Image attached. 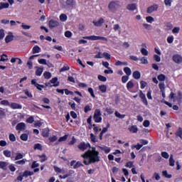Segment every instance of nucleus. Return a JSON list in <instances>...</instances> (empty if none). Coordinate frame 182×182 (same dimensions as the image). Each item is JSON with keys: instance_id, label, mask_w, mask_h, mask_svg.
<instances>
[{"instance_id": "obj_56", "label": "nucleus", "mask_w": 182, "mask_h": 182, "mask_svg": "<svg viewBox=\"0 0 182 182\" xmlns=\"http://www.w3.org/2000/svg\"><path fill=\"white\" fill-rule=\"evenodd\" d=\"M129 80V76L128 75H124L122 77V83H126Z\"/></svg>"}, {"instance_id": "obj_22", "label": "nucleus", "mask_w": 182, "mask_h": 182, "mask_svg": "<svg viewBox=\"0 0 182 182\" xmlns=\"http://www.w3.org/2000/svg\"><path fill=\"white\" fill-rule=\"evenodd\" d=\"M83 39H87L88 41H97V36H85Z\"/></svg>"}, {"instance_id": "obj_19", "label": "nucleus", "mask_w": 182, "mask_h": 182, "mask_svg": "<svg viewBox=\"0 0 182 182\" xmlns=\"http://www.w3.org/2000/svg\"><path fill=\"white\" fill-rule=\"evenodd\" d=\"M175 136L176 137H180V139H182V128L178 127V129L175 132Z\"/></svg>"}, {"instance_id": "obj_44", "label": "nucleus", "mask_w": 182, "mask_h": 182, "mask_svg": "<svg viewBox=\"0 0 182 182\" xmlns=\"http://www.w3.org/2000/svg\"><path fill=\"white\" fill-rule=\"evenodd\" d=\"M159 87L161 91L165 90H166V85L164 84V82H160L159 84Z\"/></svg>"}, {"instance_id": "obj_18", "label": "nucleus", "mask_w": 182, "mask_h": 182, "mask_svg": "<svg viewBox=\"0 0 182 182\" xmlns=\"http://www.w3.org/2000/svg\"><path fill=\"white\" fill-rule=\"evenodd\" d=\"M134 87V83L132 80H129L127 84V89L130 92L131 89H133Z\"/></svg>"}, {"instance_id": "obj_8", "label": "nucleus", "mask_w": 182, "mask_h": 182, "mask_svg": "<svg viewBox=\"0 0 182 182\" xmlns=\"http://www.w3.org/2000/svg\"><path fill=\"white\" fill-rule=\"evenodd\" d=\"M50 83H52L50 86V87H58V86H59V82L58 81V77H53L52 80H50L49 85H50Z\"/></svg>"}, {"instance_id": "obj_11", "label": "nucleus", "mask_w": 182, "mask_h": 182, "mask_svg": "<svg viewBox=\"0 0 182 182\" xmlns=\"http://www.w3.org/2000/svg\"><path fill=\"white\" fill-rule=\"evenodd\" d=\"M92 23L95 25V26L100 27L103 23H105V18H100L97 21H94Z\"/></svg>"}, {"instance_id": "obj_28", "label": "nucleus", "mask_w": 182, "mask_h": 182, "mask_svg": "<svg viewBox=\"0 0 182 182\" xmlns=\"http://www.w3.org/2000/svg\"><path fill=\"white\" fill-rule=\"evenodd\" d=\"M42 136L43 137H49V129H43Z\"/></svg>"}, {"instance_id": "obj_20", "label": "nucleus", "mask_w": 182, "mask_h": 182, "mask_svg": "<svg viewBox=\"0 0 182 182\" xmlns=\"http://www.w3.org/2000/svg\"><path fill=\"white\" fill-rule=\"evenodd\" d=\"M99 89L102 93H106L107 92V86L102 85L99 86Z\"/></svg>"}, {"instance_id": "obj_13", "label": "nucleus", "mask_w": 182, "mask_h": 182, "mask_svg": "<svg viewBox=\"0 0 182 182\" xmlns=\"http://www.w3.org/2000/svg\"><path fill=\"white\" fill-rule=\"evenodd\" d=\"M50 28H56V26H59V22L55 20H50L48 23Z\"/></svg>"}, {"instance_id": "obj_51", "label": "nucleus", "mask_w": 182, "mask_h": 182, "mask_svg": "<svg viewBox=\"0 0 182 182\" xmlns=\"http://www.w3.org/2000/svg\"><path fill=\"white\" fill-rule=\"evenodd\" d=\"M162 176H164V177H166V178H171V175L167 173V171H164L162 172Z\"/></svg>"}, {"instance_id": "obj_46", "label": "nucleus", "mask_w": 182, "mask_h": 182, "mask_svg": "<svg viewBox=\"0 0 182 182\" xmlns=\"http://www.w3.org/2000/svg\"><path fill=\"white\" fill-rule=\"evenodd\" d=\"M102 55H102L103 58H105L107 60H110V58H111L110 54H109L108 53H103Z\"/></svg>"}, {"instance_id": "obj_23", "label": "nucleus", "mask_w": 182, "mask_h": 182, "mask_svg": "<svg viewBox=\"0 0 182 182\" xmlns=\"http://www.w3.org/2000/svg\"><path fill=\"white\" fill-rule=\"evenodd\" d=\"M48 140L50 142L47 141V144H50V143H53V142L56 141V140H58V136L53 135V136H50L48 138Z\"/></svg>"}, {"instance_id": "obj_63", "label": "nucleus", "mask_w": 182, "mask_h": 182, "mask_svg": "<svg viewBox=\"0 0 182 182\" xmlns=\"http://www.w3.org/2000/svg\"><path fill=\"white\" fill-rule=\"evenodd\" d=\"M70 68L68 65H64L60 70V72H66V70H69Z\"/></svg>"}, {"instance_id": "obj_34", "label": "nucleus", "mask_w": 182, "mask_h": 182, "mask_svg": "<svg viewBox=\"0 0 182 182\" xmlns=\"http://www.w3.org/2000/svg\"><path fill=\"white\" fill-rule=\"evenodd\" d=\"M140 60L142 65H147V63H149V61L147 60V58L146 57L141 58Z\"/></svg>"}, {"instance_id": "obj_60", "label": "nucleus", "mask_w": 182, "mask_h": 182, "mask_svg": "<svg viewBox=\"0 0 182 182\" xmlns=\"http://www.w3.org/2000/svg\"><path fill=\"white\" fill-rule=\"evenodd\" d=\"M26 161H27L26 159H23L21 161H16V164H20V165L23 166V164H25V163H26Z\"/></svg>"}, {"instance_id": "obj_4", "label": "nucleus", "mask_w": 182, "mask_h": 182, "mask_svg": "<svg viewBox=\"0 0 182 182\" xmlns=\"http://www.w3.org/2000/svg\"><path fill=\"white\" fill-rule=\"evenodd\" d=\"M89 147H90V144L86 142H80L77 146V148L80 151H85V150H87Z\"/></svg>"}, {"instance_id": "obj_36", "label": "nucleus", "mask_w": 182, "mask_h": 182, "mask_svg": "<svg viewBox=\"0 0 182 182\" xmlns=\"http://www.w3.org/2000/svg\"><path fill=\"white\" fill-rule=\"evenodd\" d=\"M158 80H159V82H164V80H166V75L160 74L159 75H158Z\"/></svg>"}, {"instance_id": "obj_55", "label": "nucleus", "mask_w": 182, "mask_h": 182, "mask_svg": "<svg viewBox=\"0 0 182 182\" xmlns=\"http://www.w3.org/2000/svg\"><path fill=\"white\" fill-rule=\"evenodd\" d=\"M98 79L100 80V82H106L107 80V78L103 75H98Z\"/></svg>"}, {"instance_id": "obj_10", "label": "nucleus", "mask_w": 182, "mask_h": 182, "mask_svg": "<svg viewBox=\"0 0 182 182\" xmlns=\"http://www.w3.org/2000/svg\"><path fill=\"white\" fill-rule=\"evenodd\" d=\"M9 107H11V109H13L14 110H16V109L21 110V109H22V105H21L16 102L10 103Z\"/></svg>"}, {"instance_id": "obj_45", "label": "nucleus", "mask_w": 182, "mask_h": 182, "mask_svg": "<svg viewBox=\"0 0 182 182\" xmlns=\"http://www.w3.org/2000/svg\"><path fill=\"white\" fill-rule=\"evenodd\" d=\"M8 60V56L5 54L1 55L0 62H6Z\"/></svg>"}, {"instance_id": "obj_9", "label": "nucleus", "mask_w": 182, "mask_h": 182, "mask_svg": "<svg viewBox=\"0 0 182 182\" xmlns=\"http://www.w3.org/2000/svg\"><path fill=\"white\" fill-rule=\"evenodd\" d=\"M12 41H14V33H12V32H9L5 38V42L6 43H9V42H12Z\"/></svg>"}, {"instance_id": "obj_32", "label": "nucleus", "mask_w": 182, "mask_h": 182, "mask_svg": "<svg viewBox=\"0 0 182 182\" xmlns=\"http://www.w3.org/2000/svg\"><path fill=\"white\" fill-rule=\"evenodd\" d=\"M146 22H148V23H153V22H154V18H153L152 16H146Z\"/></svg>"}, {"instance_id": "obj_26", "label": "nucleus", "mask_w": 182, "mask_h": 182, "mask_svg": "<svg viewBox=\"0 0 182 182\" xmlns=\"http://www.w3.org/2000/svg\"><path fill=\"white\" fill-rule=\"evenodd\" d=\"M60 21H61V22H66V21H68V16L65 14H60Z\"/></svg>"}, {"instance_id": "obj_41", "label": "nucleus", "mask_w": 182, "mask_h": 182, "mask_svg": "<svg viewBox=\"0 0 182 182\" xmlns=\"http://www.w3.org/2000/svg\"><path fill=\"white\" fill-rule=\"evenodd\" d=\"M9 139L10 141H16V137L15 136V134H10L9 136Z\"/></svg>"}, {"instance_id": "obj_37", "label": "nucleus", "mask_w": 182, "mask_h": 182, "mask_svg": "<svg viewBox=\"0 0 182 182\" xmlns=\"http://www.w3.org/2000/svg\"><path fill=\"white\" fill-rule=\"evenodd\" d=\"M3 154L5 156V157H11L12 153L11 151L5 150L4 151Z\"/></svg>"}, {"instance_id": "obj_35", "label": "nucleus", "mask_w": 182, "mask_h": 182, "mask_svg": "<svg viewBox=\"0 0 182 182\" xmlns=\"http://www.w3.org/2000/svg\"><path fill=\"white\" fill-rule=\"evenodd\" d=\"M100 149H101V150H103V151H105V153H106L107 154L110 153V148L107 147V146H104V147H100Z\"/></svg>"}, {"instance_id": "obj_49", "label": "nucleus", "mask_w": 182, "mask_h": 182, "mask_svg": "<svg viewBox=\"0 0 182 182\" xmlns=\"http://www.w3.org/2000/svg\"><path fill=\"white\" fill-rule=\"evenodd\" d=\"M21 28H23L25 31H28V29H31V26L26 25L24 23H22Z\"/></svg>"}, {"instance_id": "obj_5", "label": "nucleus", "mask_w": 182, "mask_h": 182, "mask_svg": "<svg viewBox=\"0 0 182 182\" xmlns=\"http://www.w3.org/2000/svg\"><path fill=\"white\" fill-rule=\"evenodd\" d=\"M172 60L177 63L178 65H180V63H182V56L180 54H174L172 57Z\"/></svg>"}, {"instance_id": "obj_29", "label": "nucleus", "mask_w": 182, "mask_h": 182, "mask_svg": "<svg viewBox=\"0 0 182 182\" xmlns=\"http://www.w3.org/2000/svg\"><path fill=\"white\" fill-rule=\"evenodd\" d=\"M43 73V68H38L36 71V76H41Z\"/></svg>"}, {"instance_id": "obj_12", "label": "nucleus", "mask_w": 182, "mask_h": 182, "mask_svg": "<svg viewBox=\"0 0 182 182\" xmlns=\"http://www.w3.org/2000/svg\"><path fill=\"white\" fill-rule=\"evenodd\" d=\"M54 170L55 173H58L59 174H66V169L65 168H60L58 166H55Z\"/></svg>"}, {"instance_id": "obj_1", "label": "nucleus", "mask_w": 182, "mask_h": 182, "mask_svg": "<svg viewBox=\"0 0 182 182\" xmlns=\"http://www.w3.org/2000/svg\"><path fill=\"white\" fill-rule=\"evenodd\" d=\"M81 157L84 159V164L86 166L92 163H97L100 161V157L99 156V151H96L95 148H92V150H88L81 155Z\"/></svg>"}, {"instance_id": "obj_7", "label": "nucleus", "mask_w": 182, "mask_h": 182, "mask_svg": "<svg viewBox=\"0 0 182 182\" xmlns=\"http://www.w3.org/2000/svg\"><path fill=\"white\" fill-rule=\"evenodd\" d=\"M159 9V5L154 4L147 8L146 12L147 14H153V12H156Z\"/></svg>"}, {"instance_id": "obj_48", "label": "nucleus", "mask_w": 182, "mask_h": 182, "mask_svg": "<svg viewBox=\"0 0 182 182\" xmlns=\"http://www.w3.org/2000/svg\"><path fill=\"white\" fill-rule=\"evenodd\" d=\"M141 147H143V145H141L140 144H137L136 145H133L132 146V149H136V150H140V149H141Z\"/></svg>"}, {"instance_id": "obj_57", "label": "nucleus", "mask_w": 182, "mask_h": 182, "mask_svg": "<svg viewBox=\"0 0 182 182\" xmlns=\"http://www.w3.org/2000/svg\"><path fill=\"white\" fill-rule=\"evenodd\" d=\"M21 159H23V155L22 154L17 153L15 160H21Z\"/></svg>"}, {"instance_id": "obj_33", "label": "nucleus", "mask_w": 182, "mask_h": 182, "mask_svg": "<svg viewBox=\"0 0 182 182\" xmlns=\"http://www.w3.org/2000/svg\"><path fill=\"white\" fill-rule=\"evenodd\" d=\"M41 52V48L38 46H35L33 48V53H39Z\"/></svg>"}, {"instance_id": "obj_39", "label": "nucleus", "mask_w": 182, "mask_h": 182, "mask_svg": "<svg viewBox=\"0 0 182 182\" xmlns=\"http://www.w3.org/2000/svg\"><path fill=\"white\" fill-rule=\"evenodd\" d=\"M90 140L92 141V143L97 142V139L96 138V136L93 134H90Z\"/></svg>"}, {"instance_id": "obj_58", "label": "nucleus", "mask_w": 182, "mask_h": 182, "mask_svg": "<svg viewBox=\"0 0 182 182\" xmlns=\"http://www.w3.org/2000/svg\"><path fill=\"white\" fill-rule=\"evenodd\" d=\"M72 32L69 31H67L65 32V38H72Z\"/></svg>"}, {"instance_id": "obj_50", "label": "nucleus", "mask_w": 182, "mask_h": 182, "mask_svg": "<svg viewBox=\"0 0 182 182\" xmlns=\"http://www.w3.org/2000/svg\"><path fill=\"white\" fill-rule=\"evenodd\" d=\"M167 42L168 43H173L174 42V36H170L167 38Z\"/></svg>"}, {"instance_id": "obj_31", "label": "nucleus", "mask_w": 182, "mask_h": 182, "mask_svg": "<svg viewBox=\"0 0 182 182\" xmlns=\"http://www.w3.org/2000/svg\"><path fill=\"white\" fill-rule=\"evenodd\" d=\"M23 92H24V95L27 96V97H29L30 99H32V97H33V96L32 95V93L29 92V90H25Z\"/></svg>"}, {"instance_id": "obj_42", "label": "nucleus", "mask_w": 182, "mask_h": 182, "mask_svg": "<svg viewBox=\"0 0 182 182\" xmlns=\"http://www.w3.org/2000/svg\"><path fill=\"white\" fill-rule=\"evenodd\" d=\"M161 156L164 158V159H168V157H170V155L168 154V153L166 152V151H162L161 153Z\"/></svg>"}, {"instance_id": "obj_15", "label": "nucleus", "mask_w": 182, "mask_h": 182, "mask_svg": "<svg viewBox=\"0 0 182 182\" xmlns=\"http://www.w3.org/2000/svg\"><path fill=\"white\" fill-rule=\"evenodd\" d=\"M127 9H128V11H136V9H137V6L135 4H130L127 5Z\"/></svg>"}, {"instance_id": "obj_14", "label": "nucleus", "mask_w": 182, "mask_h": 182, "mask_svg": "<svg viewBox=\"0 0 182 182\" xmlns=\"http://www.w3.org/2000/svg\"><path fill=\"white\" fill-rule=\"evenodd\" d=\"M26 124L23 122L18 124L16 127V130H25Z\"/></svg>"}, {"instance_id": "obj_64", "label": "nucleus", "mask_w": 182, "mask_h": 182, "mask_svg": "<svg viewBox=\"0 0 182 182\" xmlns=\"http://www.w3.org/2000/svg\"><path fill=\"white\" fill-rule=\"evenodd\" d=\"M178 32H180V27H175L172 30L173 33H178Z\"/></svg>"}, {"instance_id": "obj_61", "label": "nucleus", "mask_w": 182, "mask_h": 182, "mask_svg": "<svg viewBox=\"0 0 182 182\" xmlns=\"http://www.w3.org/2000/svg\"><path fill=\"white\" fill-rule=\"evenodd\" d=\"M107 69H108V70H105L104 71V73H105V75H109V74L113 73V70H112L111 68H107Z\"/></svg>"}, {"instance_id": "obj_25", "label": "nucleus", "mask_w": 182, "mask_h": 182, "mask_svg": "<svg viewBox=\"0 0 182 182\" xmlns=\"http://www.w3.org/2000/svg\"><path fill=\"white\" fill-rule=\"evenodd\" d=\"M132 76L134 77V79H140V77L141 76V75L140 74V72L139 71H135L133 73Z\"/></svg>"}, {"instance_id": "obj_47", "label": "nucleus", "mask_w": 182, "mask_h": 182, "mask_svg": "<svg viewBox=\"0 0 182 182\" xmlns=\"http://www.w3.org/2000/svg\"><path fill=\"white\" fill-rule=\"evenodd\" d=\"M141 53L144 56H148L149 55V51L146 50V48H141Z\"/></svg>"}, {"instance_id": "obj_21", "label": "nucleus", "mask_w": 182, "mask_h": 182, "mask_svg": "<svg viewBox=\"0 0 182 182\" xmlns=\"http://www.w3.org/2000/svg\"><path fill=\"white\" fill-rule=\"evenodd\" d=\"M127 65H129V63L127 62H122L120 60H117L115 63V65L116 66H127Z\"/></svg>"}, {"instance_id": "obj_38", "label": "nucleus", "mask_w": 182, "mask_h": 182, "mask_svg": "<svg viewBox=\"0 0 182 182\" xmlns=\"http://www.w3.org/2000/svg\"><path fill=\"white\" fill-rule=\"evenodd\" d=\"M45 79H50L52 77V74L49 72H46L43 73Z\"/></svg>"}, {"instance_id": "obj_53", "label": "nucleus", "mask_w": 182, "mask_h": 182, "mask_svg": "<svg viewBox=\"0 0 182 182\" xmlns=\"http://www.w3.org/2000/svg\"><path fill=\"white\" fill-rule=\"evenodd\" d=\"M122 48L124 49H129V48H130V43H129V42H124L122 43Z\"/></svg>"}, {"instance_id": "obj_17", "label": "nucleus", "mask_w": 182, "mask_h": 182, "mask_svg": "<svg viewBox=\"0 0 182 182\" xmlns=\"http://www.w3.org/2000/svg\"><path fill=\"white\" fill-rule=\"evenodd\" d=\"M128 130H129L131 133H137V132L139 131V129L137 128V126L133 125L132 127H129L128 128Z\"/></svg>"}, {"instance_id": "obj_30", "label": "nucleus", "mask_w": 182, "mask_h": 182, "mask_svg": "<svg viewBox=\"0 0 182 182\" xmlns=\"http://www.w3.org/2000/svg\"><path fill=\"white\" fill-rule=\"evenodd\" d=\"M0 105H1L2 106H10L11 102H9V101L6 100H4L0 102Z\"/></svg>"}, {"instance_id": "obj_54", "label": "nucleus", "mask_w": 182, "mask_h": 182, "mask_svg": "<svg viewBox=\"0 0 182 182\" xmlns=\"http://www.w3.org/2000/svg\"><path fill=\"white\" fill-rule=\"evenodd\" d=\"M20 139H21L23 141H26L28 140V134H23L21 135Z\"/></svg>"}, {"instance_id": "obj_62", "label": "nucleus", "mask_w": 182, "mask_h": 182, "mask_svg": "<svg viewBox=\"0 0 182 182\" xmlns=\"http://www.w3.org/2000/svg\"><path fill=\"white\" fill-rule=\"evenodd\" d=\"M38 63H40V65H48V63H46V60L43 58L39 59Z\"/></svg>"}, {"instance_id": "obj_2", "label": "nucleus", "mask_w": 182, "mask_h": 182, "mask_svg": "<svg viewBox=\"0 0 182 182\" xmlns=\"http://www.w3.org/2000/svg\"><path fill=\"white\" fill-rule=\"evenodd\" d=\"M120 6H121L120 1H112L109 4L108 9L111 12H113V14H114L116 11H117L119 8H120Z\"/></svg>"}, {"instance_id": "obj_24", "label": "nucleus", "mask_w": 182, "mask_h": 182, "mask_svg": "<svg viewBox=\"0 0 182 182\" xmlns=\"http://www.w3.org/2000/svg\"><path fill=\"white\" fill-rule=\"evenodd\" d=\"M175 163L176 161L174 160L173 155H171L169 158V166H171V167H174Z\"/></svg>"}, {"instance_id": "obj_43", "label": "nucleus", "mask_w": 182, "mask_h": 182, "mask_svg": "<svg viewBox=\"0 0 182 182\" xmlns=\"http://www.w3.org/2000/svg\"><path fill=\"white\" fill-rule=\"evenodd\" d=\"M68 137H69V135L66 134L63 136H61L59 138L58 141L61 142V141H66V140H68Z\"/></svg>"}, {"instance_id": "obj_3", "label": "nucleus", "mask_w": 182, "mask_h": 182, "mask_svg": "<svg viewBox=\"0 0 182 182\" xmlns=\"http://www.w3.org/2000/svg\"><path fill=\"white\" fill-rule=\"evenodd\" d=\"M94 120L95 123H100L102 122V112H100V109H95Z\"/></svg>"}, {"instance_id": "obj_40", "label": "nucleus", "mask_w": 182, "mask_h": 182, "mask_svg": "<svg viewBox=\"0 0 182 182\" xmlns=\"http://www.w3.org/2000/svg\"><path fill=\"white\" fill-rule=\"evenodd\" d=\"M115 116L116 117H118L119 119H124L126 117L125 114H122L119 113V112H115Z\"/></svg>"}, {"instance_id": "obj_52", "label": "nucleus", "mask_w": 182, "mask_h": 182, "mask_svg": "<svg viewBox=\"0 0 182 182\" xmlns=\"http://www.w3.org/2000/svg\"><path fill=\"white\" fill-rule=\"evenodd\" d=\"M6 163L4 161H0V168H3V170H5L6 168Z\"/></svg>"}, {"instance_id": "obj_16", "label": "nucleus", "mask_w": 182, "mask_h": 182, "mask_svg": "<svg viewBox=\"0 0 182 182\" xmlns=\"http://www.w3.org/2000/svg\"><path fill=\"white\" fill-rule=\"evenodd\" d=\"M8 8H9V3H4V2L0 3V11H2V9H8Z\"/></svg>"}, {"instance_id": "obj_6", "label": "nucleus", "mask_w": 182, "mask_h": 182, "mask_svg": "<svg viewBox=\"0 0 182 182\" xmlns=\"http://www.w3.org/2000/svg\"><path fill=\"white\" fill-rule=\"evenodd\" d=\"M31 85H33V86H35L38 90H42L43 89H45V85L38 84L36 79L31 80Z\"/></svg>"}, {"instance_id": "obj_59", "label": "nucleus", "mask_w": 182, "mask_h": 182, "mask_svg": "<svg viewBox=\"0 0 182 182\" xmlns=\"http://www.w3.org/2000/svg\"><path fill=\"white\" fill-rule=\"evenodd\" d=\"M113 29L115 32H117V31H120V25L119 24H114L113 26Z\"/></svg>"}, {"instance_id": "obj_27", "label": "nucleus", "mask_w": 182, "mask_h": 182, "mask_svg": "<svg viewBox=\"0 0 182 182\" xmlns=\"http://www.w3.org/2000/svg\"><path fill=\"white\" fill-rule=\"evenodd\" d=\"M124 72L127 74V76H130V75H132V70L129 67H125L124 68Z\"/></svg>"}]
</instances>
